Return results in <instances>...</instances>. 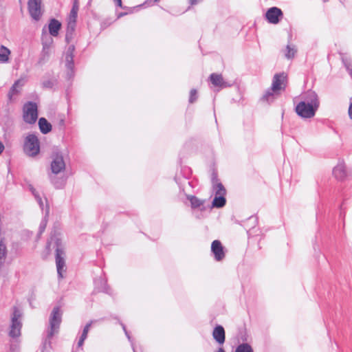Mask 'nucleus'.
Segmentation results:
<instances>
[{
    "label": "nucleus",
    "instance_id": "1",
    "mask_svg": "<svg viewBox=\"0 0 352 352\" xmlns=\"http://www.w3.org/2000/svg\"><path fill=\"white\" fill-rule=\"evenodd\" d=\"M53 245V248H55V260L57 269V274L59 278H63V271L65 266V245L63 243L60 239L56 237H51L47 241L46 245V250L50 252L51 246Z\"/></svg>",
    "mask_w": 352,
    "mask_h": 352
},
{
    "label": "nucleus",
    "instance_id": "2",
    "mask_svg": "<svg viewBox=\"0 0 352 352\" xmlns=\"http://www.w3.org/2000/svg\"><path fill=\"white\" fill-rule=\"evenodd\" d=\"M66 167L63 156L60 153H56L52 156V161L51 162L52 175H50V179L51 183L56 188H61L65 184V180L63 178L58 179L56 175L65 170Z\"/></svg>",
    "mask_w": 352,
    "mask_h": 352
},
{
    "label": "nucleus",
    "instance_id": "3",
    "mask_svg": "<svg viewBox=\"0 0 352 352\" xmlns=\"http://www.w3.org/2000/svg\"><path fill=\"white\" fill-rule=\"evenodd\" d=\"M22 315V311L17 307L14 306L12 309L11 324L8 333L9 336L12 338H17L21 336Z\"/></svg>",
    "mask_w": 352,
    "mask_h": 352
},
{
    "label": "nucleus",
    "instance_id": "4",
    "mask_svg": "<svg viewBox=\"0 0 352 352\" xmlns=\"http://www.w3.org/2000/svg\"><path fill=\"white\" fill-rule=\"evenodd\" d=\"M24 153L30 157H36L40 153V141L34 133L28 134L23 143Z\"/></svg>",
    "mask_w": 352,
    "mask_h": 352
},
{
    "label": "nucleus",
    "instance_id": "5",
    "mask_svg": "<svg viewBox=\"0 0 352 352\" xmlns=\"http://www.w3.org/2000/svg\"><path fill=\"white\" fill-rule=\"evenodd\" d=\"M62 315L60 307H54L50 316V327L47 330L50 338H53L54 335L58 332L62 321Z\"/></svg>",
    "mask_w": 352,
    "mask_h": 352
},
{
    "label": "nucleus",
    "instance_id": "6",
    "mask_svg": "<svg viewBox=\"0 0 352 352\" xmlns=\"http://www.w3.org/2000/svg\"><path fill=\"white\" fill-rule=\"evenodd\" d=\"M75 47L71 45L68 47L65 54V67L66 69L65 78L67 80H71L75 76L74 53Z\"/></svg>",
    "mask_w": 352,
    "mask_h": 352
},
{
    "label": "nucleus",
    "instance_id": "7",
    "mask_svg": "<svg viewBox=\"0 0 352 352\" xmlns=\"http://www.w3.org/2000/svg\"><path fill=\"white\" fill-rule=\"evenodd\" d=\"M38 118V107L34 102H28L23 105V119L25 122L32 124Z\"/></svg>",
    "mask_w": 352,
    "mask_h": 352
},
{
    "label": "nucleus",
    "instance_id": "8",
    "mask_svg": "<svg viewBox=\"0 0 352 352\" xmlns=\"http://www.w3.org/2000/svg\"><path fill=\"white\" fill-rule=\"evenodd\" d=\"M212 191L214 193V197L212 200V205L208 206V209L216 208H221L226 204V190L222 184H218Z\"/></svg>",
    "mask_w": 352,
    "mask_h": 352
},
{
    "label": "nucleus",
    "instance_id": "9",
    "mask_svg": "<svg viewBox=\"0 0 352 352\" xmlns=\"http://www.w3.org/2000/svg\"><path fill=\"white\" fill-rule=\"evenodd\" d=\"M318 107H314L309 103L305 102H300L295 107L296 113L302 118H313Z\"/></svg>",
    "mask_w": 352,
    "mask_h": 352
},
{
    "label": "nucleus",
    "instance_id": "10",
    "mask_svg": "<svg viewBox=\"0 0 352 352\" xmlns=\"http://www.w3.org/2000/svg\"><path fill=\"white\" fill-rule=\"evenodd\" d=\"M42 0H28V8L32 19L36 21L40 20L43 12L41 10Z\"/></svg>",
    "mask_w": 352,
    "mask_h": 352
},
{
    "label": "nucleus",
    "instance_id": "11",
    "mask_svg": "<svg viewBox=\"0 0 352 352\" xmlns=\"http://www.w3.org/2000/svg\"><path fill=\"white\" fill-rule=\"evenodd\" d=\"M287 82V76L285 72L275 74L272 83L273 91H284L286 88Z\"/></svg>",
    "mask_w": 352,
    "mask_h": 352
},
{
    "label": "nucleus",
    "instance_id": "12",
    "mask_svg": "<svg viewBox=\"0 0 352 352\" xmlns=\"http://www.w3.org/2000/svg\"><path fill=\"white\" fill-rule=\"evenodd\" d=\"M265 19L271 24H278L283 17V12L277 7L270 8L265 14Z\"/></svg>",
    "mask_w": 352,
    "mask_h": 352
},
{
    "label": "nucleus",
    "instance_id": "13",
    "mask_svg": "<svg viewBox=\"0 0 352 352\" xmlns=\"http://www.w3.org/2000/svg\"><path fill=\"white\" fill-rule=\"evenodd\" d=\"M211 252L217 261H221L225 258L224 248L219 240H214L212 242Z\"/></svg>",
    "mask_w": 352,
    "mask_h": 352
},
{
    "label": "nucleus",
    "instance_id": "14",
    "mask_svg": "<svg viewBox=\"0 0 352 352\" xmlns=\"http://www.w3.org/2000/svg\"><path fill=\"white\" fill-rule=\"evenodd\" d=\"M209 80L215 87H218L219 89L230 87L232 86V83L224 80L221 74L212 73L209 76Z\"/></svg>",
    "mask_w": 352,
    "mask_h": 352
},
{
    "label": "nucleus",
    "instance_id": "15",
    "mask_svg": "<svg viewBox=\"0 0 352 352\" xmlns=\"http://www.w3.org/2000/svg\"><path fill=\"white\" fill-rule=\"evenodd\" d=\"M302 99L303 100L301 102L309 103L311 105H314V107L319 108L320 101L318 96L315 91L312 89H309L302 95Z\"/></svg>",
    "mask_w": 352,
    "mask_h": 352
},
{
    "label": "nucleus",
    "instance_id": "16",
    "mask_svg": "<svg viewBox=\"0 0 352 352\" xmlns=\"http://www.w3.org/2000/svg\"><path fill=\"white\" fill-rule=\"evenodd\" d=\"M95 289L98 292H103L111 294V288L107 284V280L104 277L100 276L94 280Z\"/></svg>",
    "mask_w": 352,
    "mask_h": 352
},
{
    "label": "nucleus",
    "instance_id": "17",
    "mask_svg": "<svg viewBox=\"0 0 352 352\" xmlns=\"http://www.w3.org/2000/svg\"><path fill=\"white\" fill-rule=\"evenodd\" d=\"M24 84L25 81L21 78L16 80L14 82L8 94V98L10 102H12L14 100V96H16L20 93L21 88L24 85Z\"/></svg>",
    "mask_w": 352,
    "mask_h": 352
},
{
    "label": "nucleus",
    "instance_id": "18",
    "mask_svg": "<svg viewBox=\"0 0 352 352\" xmlns=\"http://www.w3.org/2000/svg\"><path fill=\"white\" fill-rule=\"evenodd\" d=\"M212 337L219 344H223L225 342L226 332L223 326L217 324L214 327L212 331Z\"/></svg>",
    "mask_w": 352,
    "mask_h": 352
},
{
    "label": "nucleus",
    "instance_id": "19",
    "mask_svg": "<svg viewBox=\"0 0 352 352\" xmlns=\"http://www.w3.org/2000/svg\"><path fill=\"white\" fill-rule=\"evenodd\" d=\"M187 199L190 201L192 208H200L202 212L208 209V206H204L205 200L200 199L194 195H187Z\"/></svg>",
    "mask_w": 352,
    "mask_h": 352
},
{
    "label": "nucleus",
    "instance_id": "20",
    "mask_svg": "<svg viewBox=\"0 0 352 352\" xmlns=\"http://www.w3.org/2000/svg\"><path fill=\"white\" fill-rule=\"evenodd\" d=\"M61 28V23L56 19H51L48 25L50 34L52 36H57Z\"/></svg>",
    "mask_w": 352,
    "mask_h": 352
},
{
    "label": "nucleus",
    "instance_id": "21",
    "mask_svg": "<svg viewBox=\"0 0 352 352\" xmlns=\"http://www.w3.org/2000/svg\"><path fill=\"white\" fill-rule=\"evenodd\" d=\"M92 323H93V320H91L88 323H87L85 324V326L83 327L81 334L79 337L78 341L77 342L78 348H80L81 349H82V346L84 344V342L87 338V335L90 330Z\"/></svg>",
    "mask_w": 352,
    "mask_h": 352
},
{
    "label": "nucleus",
    "instance_id": "22",
    "mask_svg": "<svg viewBox=\"0 0 352 352\" xmlns=\"http://www.w3.org/2000/svg\"><path fill=\"white\" fill-rule=\"evenodd\" d=\"M52 38L49 37L47 35H45L42 36V54L43 56H49V51L52 43Z\"/></svg>",
    "mask_w": 352,
    "mask_h": 352
},
{
    "label": "nucleus",
    "instance_id": "23",
    "mask_svg": "<svg viewBox=\"0 0 352 352\" xmlns=\"http://www.w3.org/2000/svg\"><path fill=\"white\" fill-rule=\"evenodd\" d=\"M38 127L43 134H47L52 131V124L45 118L38 119Z\"/></svg>",
    "mask_w": 352,
    "mask_h": 352
},
{
    "label": "nucleus",
    "instance_id": "24",
    "mask_svg": "<svg viewBox=\"0 0 352 352\" xmlns=\"http://www.w3.org/2000/svg\"><path fill=\"white\" fill-rule=\"evenodd\" d=\"M333 175L338 180H342L346 177V170L344 164H338L333 169Z\"/></svg>",
    "mask_w": 352,
    "mask_h": 352
},
{
    "label": "nucleus",
    "instance_id": "25",
    "mask_svg": "<svg viewBox=\"0 0 352 352\" xmlns=\"http://www.w3.org/2000/svg\"><path fill=\"white\" fill-rule=\"evenodd\" d=\"M8 254L7 247L5 243L4 238L0 239V267H2L6 261V258Z\"/></svg>",
    "mask_w": 352,
    "mask_h": 352
},
{
    "label": "nucleus",
    "instance_id": "26",
    "mask_svg": "<svg viewBox=\"0 0 352 352\" xmlns=\"http://www.w3.org/2000/svg\"><path fill=\"white\" fill-rule=\"evenodd\" d=\"M76 28V22L75 21H70L67 27V31L65 34V41L67 43H69L73 38V36L74 34Z\"/></svg>",
    "mask_w": 352,
    "mask_h": 352
},
{
    "label": "nucleus",
    "instance_id": "27",
    "mask_svg": "<svg viewBox=\"0 0 352 352\" xmlns=\"http://www.w3.org/2000/svg\"><path fill=\"white\" fill-rule=\"evenodd\" d=\"M48 214H49V208H47V210L45 212V217L43 218V219L41 220V221L40 223L39 228H38V234L36 236V240H38L40 239L41 234L44 232V231L46 228L47 223Z\"/></svg>",
    "mask_w": 352,
    "mask_h": 352
},
{
    "label": "nucleus",
    "instance_id": "28",
    "mask_svg": "<svg viewBox=\"0 0 352 352\" xmlns=\"http://www.w3.org/2000/svg\"><path fill=\"white\" fill-rule=\"evenodd\" d=\"M0 50V63H7L9 60V55L11 53L10 50L4 45H1Z\"/></svg>",
    "mask_w": 352,
    "mask_h": 352
},
{
    "label": "nucleus",
    "instance_id": "29",
    "mask_svg": "<svg viewBox=\"0 0 352 352\" xmlns=\"http://www.w3.org/2000/svg\"><path fill=\"white\" fill-rule=\"evenodd\" d=\"M277 91H273L272 87H271L268 89H267L262 97V100L263 101H266L268 103L272 102L274 99V95L278 94Z\"/></svg>",
    "mask_w": 352,
    "mask_h": 352
},
{
    "label": "nucleus",
    "instance_id": "30",
    "mask_svg": "<svg viewBox=\"0 0 352 352\" xmlns=\"http://www.w3.org/2000/svg\"><path fill=\"white\" fill-rule=\"evenodd\" d=\"M342 61L344 64L346 69L349 72V75L352 78V61L351 59L349 57H347L346 56H342Z\"/></svg>",
    "mask_w": 352,
    "mask_h": 352
},
{
    "label": "nucleus",
    "instance_id": "31",
    "mask_svg": "<svg viewBox=\"0 0 352 352\" xmlns=\"http://www.w3.org/2000/svg\"><path fill=\"white\" fill-rule=\"evenodd\" d=\"M342 61L344 64L346 69L349 72V75L352 78V61L351 59L349 57H347L346 56H342Z\"/></svg>",
    "mask_w": 352,
    "mask_h": 352
},
{
    "label": "nucleus",
    "instance_id": "32",
    "mask_svg": "<svg viewBox=\"0 0 352 352\" xmlns=\"http://www.w3.org/2000/svg\"><path fill=\"white\" fill-rule=\"evenodd\" d=\"M234 352H254V351L250 344L242 343L237 346Z\"/></svg>",
    "mask_w": 352,
    "mask_h": 352
},
{
    "label": "nucleus",
    "instance_id": "33",
    "mask_svg": "<svg viewBox=\"0 0 352 352\" xmlns=\"http://www.w3.org/2000/svg\"><path fill=\"white\" fill-rule=\"evenodd\" d=\"M297 50L294 46H291L287 45L286 47V52L285 53V56L287 59H292L296 53Z\"/></svg>",
    "mask_w": 352,
    "mask_h": 352
},
{
    "label": "nucleus",
    "instance_id": "34",
    "mask_svg": "<svg viewBox=\"0 0 352 352\" xmlns=\"http://www.w3.org/2000/svg\"><path fill=\"white\" fill-rule=\"evenodd\" d=\"M52 339V338H50L48 336V331H47L46 338H45V340L43 342L42 352H45V351H47L50 350V349L51 348Z\"/></svg>",
    "mask_w": 352,
    "mask_h": 352
},
{
    "label": "nucleus",
    "instance_id": "35",
    "mask_svg": "<svg viewBox=\"0 0 352 352\" xmlns=\"http://www.w3.org/2000/svg\"><path fill=\"white\" fill-rule=\"evenodd\" d=\"M198 98L197 91L195 89H192L190 91L188 102L192 104L197 101Z\"/></svg>",
    "mask_w": 352,
    "mask_h": 352
},
{
    "label": "nucleus",
    "instance_id": "36",
    "mask_svg": "<svg viewBox=\"0 0 352 352\" xmlns=\"http://www.w3.org/2000/svg\"><path fill=\"white\" fill-rule=\"evenodd\" d=\"M78 6L76 1L75 3H74L72 8L71 10V12H70V17L74 19L73 21H76V19L77 17V14H78Z\"/></svg>",
    "mask_w": 352,
    "mask_h": 352
},
{
    "label": "nucleus",
    "instance_id": "37",
    "mask_svg": "<svg viewBox=\"0 0 352 352\" xmlns=\"http://www.w3.org/2000/svg\"><path fill=\"white\" fill-rule=\"evenodd\" d=\"M43 88L52 89L55 85V80L48 79L43 80L41 83Z\"/></svg>",
    "mask_w": 352,
    "mask_h": 352
},
{
    "label": "nucleus",
    "instance_id": "38",
    "mask_svg": "<svg viewBox=\"0 0 352 352\" xmlns=\"http://www.w3.org/2000/svg\"><path fill=\"white\" fill-rule=\"evenodd\" d=\"M211 182L212 190L215 188L216 185H217L218 184H221V182H220L218 179L217 173H215L214 171H213L212 173Z\"/></svg>",
    "mask_w": 352,
    "mask_h": 352
},
{
    "label": "nucleus",
    "instance_id": "39",
    "mask_svg": "<svg viewBox=\"0 0 352 352\" xmlns=\"http://www.w3.org/2000/svg\"><path fill=\"white\" fill-rule=\"evenodd\" d=\"M28 188L34 197H36V195H38L39 194L38 192L34 188V186L31 184H28Z\"/></svg>",
    "mask_w": 352,
    "mask_h": 352
},
{
    "label": "nucleus",
    "instance_id": "40",
    "mask_svg": "<svg viewBox=\"0 0 352 352\" xmlns=\"http://www.w3.org/2000/svg\"><path fill=\"white\" fill-rule=\"evenodd\" d=\"M28 188L34 197H36V195H38L39 194L38 192L34 188V186L31 184H28Z\"/></svg>",
    "mask_w": 352,
    "mask_h": 352
},
{
    "label": "nucleus",
    "instance_id": "41",
    "mask_svg": "<svg viewBox=\"0 0 352 352\" xmlns=\"http://www.w3.org/2000/svg\"><path fill=\"white\" fill-rule=\"evenodd\" d=\"M124 334L126 336V338H127L128 340L129 341V342L131 343L132 349H135L134 343H133V340L132 337L130 336L129 332L127 330H125Z\"/></svg>",
    "mask_w": 352,
    "mask_h": 352
},
{
    "label": "nucleus",
    "instance_id": "42",
    "mask_svg": "<svg viewBox=\"0 0 352 352\" xmlns=\"http://www.w3.org/2000/svg\"><path fill=\"white\" fill-rule=\"evenodd\" d=\"M34 198L36 200L37 203L38 204L40 208L42 210H43V201L42 200L41 195L38 194V195H36V197H34Z\"/></svg>",
    "mask_w": 352,
    "mask_h": 352
},
{
    "label": "nucleus",
    "instance_id": "43",
    "mask_svg": "<svg viewBox=\"0 0 352 352\" xmlns=\"http://www.w3.org/2000/svg\"><path fill=\"white\" fill-rule=\"evenodd\" d=\"M19 345L16 343H12L10 344V352H18Z\"/></svg>",
    "mask_w": 352,
    "mask_h": 352
},
{
    "label": "nucleus",
    "instance_id": "44",
    "mask_svg": "<svg viewBox=\"0 0 352 352\" xmlns=\"http://www.w3.org/2000/svg\"><path fill=\"white\" fill-rule=\"evenodd\" d=\"M58 125H59L60 129L63 131L65 129V120L63 119H61L60 120H59Z\"/></svg>",
    "mask_w": 352,
    "mask_h": 352
},
{
    "label": "nucleus",
    "instance_id": "45",
    "mask_svg": "<svg viewBox=\"0 0 352 352\" xmlns=\"http://www.w3.org/2000/svg\"><path fill=\"white\" fill-rule=\"evenodd\" d=\"M113 1L115 2L116 5L120 8H122V0H113Z\"/></svg>",
    "mask_w": 352,
    "mask_h": 352
},
{
    "label": "nucleus",
    "instance_id": "46",
    "mask_svg": "<svg viewBox=\"0 0 352 352\" xmlns=\"http://www.w3.org/2000/svg\"><path fill=\"white\" fill-rule=\"evenodd\" d=\"M349 116L350 118L352 119V102L351 103L349 107Z\"/></svg>",
    "mask_w": 352,
    "mask_h": 352
},
{
    "label": "nucleus",
    "instance_id": "47",
    "mask_svg": "<svg viewBox=\"0 0 352 352\" xmlns=\"http://www.w3.org/2000/svg\"><path fill=\"white\" fill-rule=\"evenodd\" d=\"M159 0H146L143 5H146V4H148V3H151V2L153 3H156Z\"/></svg>",
    "mask_w": 352,
    "mask_h": 352
},
{
    "label": "nucleus",
    "instance_id": "48",
    "mask_svg": "<svg viewBox=\"0 0 352 352\" xmlns=\"http://www.w3.org/2000/svg\"><path fill=\"white\" fill-rule=\"evenodd\" d=\"M120 324H121V326H122V329H123L124 332L125 333V330H127V329H126V326H125V324H123V323H122V322H120Z\"/></svg>",
    "mask_w": 352,
    "mask_h": 352
},
{
    "label": "nucleus",
    "instance_id": "49",
    "mask_svg": "<svg viewBox=\"0 0 352 352\" xmlns=\"http://www.w3.org/2000/svg\"><path fill=\"white\" fill-rule=\"evenodd\" d=\"M125 14H126V13L120 12L118 14V18H120V17L124 16Z\"/></svg>",
    "mask_w": 352,
    "mask_h": 352
},
{
    "label": "nucleus",
    "instance_id": "50",
    "mask_svg": "<svg viewBox=\"0 0 352 352\" xmlns=\"http://www.w3.org/2000/svg\"><path fill=\"white\" fill-rule=\"evenodd\" d=\"M216 352H225L224 349L223 348H219L217 351Z\"/></svg>",
    "mask_w": 352,
    "mask_h": 352
},
{
    "label": "nucleus",
    "instance_id": "51",
    "mask_svg": "<svg viewBox=\"0 0 352 352\" xmlns=\"http://www.w3.org/2000/svg\"><path fill=\"white\" fill-rule=\"evenodd\" d=\"M324 2H327L329 0H322Z\"/></svg>",
    "mask_w": 352,
    "mask_h": 352
}]
</instances>
